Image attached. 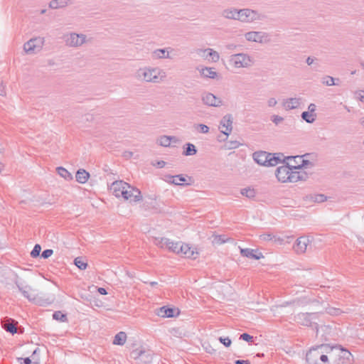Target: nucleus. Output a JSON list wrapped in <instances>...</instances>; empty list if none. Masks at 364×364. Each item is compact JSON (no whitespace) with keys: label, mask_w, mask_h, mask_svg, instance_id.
I'll list each match as a JSON object with an SVG mask.
<instances>
[{"label":"nucleus","mask_w":364,"mask_h":364,"mask_svg":"<svg viewBox=\"0 0 364 364\" xmlns=\"http://www.w3.org/2000/svg\"><path fill=\"white\" fill-rule=\"evenodd\" d=\"M68 3V0H52L49 4V6L51 9H57L66 6Z\"/></svg>","instance_id":"nucleus-34"},{"label":"nucleus","mask_w":364,"mask_h":364,"mask_svg":"<svg viewBox=\"0 0 364 364\" xmlns=\"http://www.w3.org/2000/svg\"><path fill=\"white\" fill-rule=\"evenodd\" d=\"M327 364H350L351 353L339 346L326 345Z\"/></svg>","instance_id":"nucleus-2"},{"label":"nucleus","mask_w":364,"mask_h":364,"mask_svg":"<svg viewBox=\"0 0 364 364\" xmlns=\"http://www.w3.org/2000/svg\"><path fill=\"white\" fill-rule=\"evenodd\" d=\"M44 45V38H34L26 42L23 46L26 53L32 55L38 53L42 50Z\"/></svg>","instance_id":"nucleus-9"},{"label":"nucleus","mask_w":364,"mask_h":364,"mask_svg":"<svg viewBox=\"0 0 364 364\" xmlns=\"http://www.w3.org/2000/svg\"><path fill=\"white\" fill-rule=\"evenodd\" d=\"M127 338L126 333L120 331L114 336L112 343L114 345L123 346L126 343Z\"/></svg>","instance_id":"nucleus-29"},{"label":"nucleus","mask_w":364,"mask_h":364,"mask_svg":"<svg viewBox=\"0 0 364 364\" xmlns=\"http://www.w3.org/2000/svg\"><path fill=\"white\" fill-rule=\"evenodd\" d=\"M314 58H312L311 57H308V58H306V63H307L309 65H312V64H313V63H314Z\"/></svg>","instance_id":"nucleus-62"},{"label":"nucleus","mask_w":364,"mask_h":364,"mask_svg":"<svg viewBox=\"0 0 364 364\" xmlns=\"http://www.w3.org/2000/svg\"><path fill=\"white\" fill-rule=\"evenodd\" d=\"M302 99L301 97H289L282 102L285 110H291L300 107Z\"/></svg>","instance_id":"nucleus-22"},{"label":"nucleus","mask_w":364,"mask_h":364,"mask_svg":"<svg viewBox=\"0 0 364 364\" xmlns=\"http://www.w3.org/2000/svg\"><path fill=\"white\" fill-rule=\"evenodd\" d=\"M155 244L161 248L166 247L173 252L178 254L181 242H174L168 238L161 237L156 238Z\"/></svg>","instance_id":"nucleus-13"},{"label":"nucleus","mask_w":364,"mask_h":364,"mask_svg":"<svg viewBox=\"0 0 364 364\" xmlns=\"http://www.w3.org/2000/svg\"><path fill=\"white\" fill-rule=\"evenodd\" d=\"M219 129L220 132L228 136L232 130V117L231 114H226L220 122Z\"/></svg>","instance_id":"nucleus-17"},{"label":"nucleus","mask_w":364,"mask_h":364,"mask_svg":"<svg viewBox=\"0 0 364 364\" xmlns=\"http://www.w3.org/2000/svg\"><path fill=\"white\" fill-rule=\"evenodd\" d=\"M356 97L361 102H364V90H359L355 93Z\"/></svg>","instance_id":"nucleus-52"},{"label":"nucleus","mask_w":364,"mask_h":364,"mask_svg":"<svg viewBox=\"0 0 364 364\" xmlns=\"http://www.w3.org/2000/svg\"><path fill=\"white\" fill-rule=\"evenodd\" d=\"M6 94L5 87L3 84L0 83V95H4Z\"/></svg>","instance_id":"nucleus-61"},{"label":"nucleus","mask_w":364,"mask_h":364,"mask_svg":"<svg viewBox=\"0 0 364 364\" xmlns=\"http://www.w3.org/2000/svg\"><path fill=\"white\" fill-rule=\"evenodd\" d=\"M196 53L198 56L208 61L217 63L220 60L218 52L212 48H198L196 50Z\"/></svg>","instance_id":"nucleus-12"},{"label":"nucleus","mask_w":364,"mask_h":364,"mask_svg":"<svg viewBox=\"0 0 364 364\" xmlns=\"http://www.w3.org/2000/svg\"><path fill=\"white\" fill-rule=\"evenodd\" d=\"M219 341L221 343H223L225 347H229L230 346L231 343H232V341L231 340L227 337V338H223V337H220L219 338Z\"/></svg>","instance_id":"nucleus-50"},{"label":"nucleus","mask_w":364,"mask_h":364,"mask_svg":"<svg viewBox=\"0 0 364 364\" xmlns=\"http://www.w3.org/2000/svg\"><path fill=\"white\" fill-rule=\"evenodd\" d=\"M291 172L290 164L279 166L276 170V176L279 181L282 183H289Z\"/></svg>","instance_id":"nucleus-16"},{"label":"nucleus","mask_w":364,"mask_h":364,"mask_svg":"<svg viewBox=\"0 0 364 364\" xmlns=\"http://www.w3.org/2000/svg\"><path fill=\"white\" fill-rule=\"evenodd\" d=\"M326 345H321L309 350L306 360L308 364H327Z\"/></svg>","instance_id":"nucleus-5"},{"label":"nucleus","mask_w":364,"mask_h":364,"mask_svg":"<svg viewBox=\"0 0 364 364\" xmlns=\"http://www.w3.org/2000/svg\"><path fill=\"white\" fill-rule=\"evenodd\" d=\"M326 196L323 194H311L306 196L305 200L310 202L322 203L326 201Z\"/></svg>","instance_id":"nucleus-30"},{"label":"nucleus","mask_w":364,"mask_h":364,"mask_svg":"<svg viewBox=\"0 0 364 364\" xmlns=\"http://www.w3.org/2000/svg\"><path fill=\"white\" fill-rule=\"evenodd\" d=\"M3 328L8 332L11 333L12 334L16 333L17 328L13 323H4Z\"/></svg>","instance_id":"nucleus-44"},{"label":"nucleus","mask_w":364,"mask_h":364,"mask_svg":"<svg viewBox=\"0 0 364 364\" xmlns=\"http://www.w3.org/2000/svg\"><path fill=\"white\" fill-rule=\"evenodd\" d=\"M274 235L271 233H264L259 235V239L262 241H270L273 240Z\"/></svg>","instance_id":"nucleus-46"},{"label":"nucleus","mask_w":364,"mask_h":364,"mask_svg":"<svg viewBox=\"0 0 364 364\" xmlns=\"http://www.w3.org/2000/svg\"><path fill=\"white\" fill-rule=\"evenodd\" d=\"M76 181L80 183H85L90 178V173L84 169H79L75 175Z\"/></svg>","instance_id":"nucleus-28"},{"label":"nucleus","mask_w":364,"mask_h":364,"mask_svg":"<svg viewBox=\"0 0 364 364\" xmlns=\"http://www.w3.org/2000/svg\"><path fill=\"white\" fill-rule=\"evenodd\" d=\"M134 76L141 82L159 84L166 80V73L159 67L144 66L138 68Z\"/></svg>","instance_id":"nucleus-1"},{"label":"nucleus","mask_w":364,"mask_h":364,"mask_svg":"<svg viewBox=\"0 0 364 364\" xmlns=\"http://www.w3.org/2000/svg\"><path fill=\"white\" fill-rule=\"evenodd\" d=\"M241 194L244 196H246L249 198H252L255 196V191L253 188H242L240 191Z\"/></svg>","instance_id":"nucleus-39"},{"label":"nucleus","mask_w":364,"mask_h":364,"mask_svg":"<svg viewBox=\"0 0 364 364\" xmlns=\"http://www.w3.org/2000/svg\"><path fill=\"white\" fill-rule=\"evenodd\" d=\"M317 318L318 313H300L296 315V321L302 326H311L314 323L318 331V325L314 322Z\"/></svg>","instance_id":"nucleus-10"},{"label":"nucleus","mask_w":364,"mask_h":364,"mask_svg":"<svg viewBox=\"0 0 364 364\" xmlns=\"http://www.w3.org/2000/svg\"><path fill=\"white\" fill-rule=\"evenodd\" d=\"M271 120L274 124L278 125L284 121V118L281 116L274 114L271 117Z\"/></svg>","instance_id":"nucleus-47"},{"label":"nucleus","mask_w":364,"mask_h":364,"mask_svg":"<svg viewBox=\"0 0 364 364\" xmlns=\"http://www.w3.org/2000/svg\"><path fill=\"white\" fill-rule=\"evenodd\" d=\"M273 240L275 243L279 245H282L284 243V239L277 235H274Z\"/></svg>","instance_id":"nucleus-56"},{"label":"nucleus","mask_w":364,"mask_h":364,"mask_svg":"<svg viewBox=\"0 0 364 364\" xmlns=\"http://www.w3.org/2000/svg\"><path fill=\"white\" fill-rule=\"evenodd\" d=\"M178 254L187 258L196 259L198 252L188 244L181 242Z\"/></svg>","instance_id":"nucleus-19"},{"label":"nucleus","mask_w":364,"mask_h":364,"mask_svg":"<svg viewBox=\"0 0 364 364\" xmlns=\"http://www.w3.org/2000/svg\"><path fill=\"white\" fill-rule=\"evenodd\" d=\"M203 103L209 107H220L223 105V101L220 97H216L210 92H204L201 95Z\"/></svg>","instance_id":"nucleus-15"},{"label":"nucleus","mask_w":364,"mask_h":364,"mask_svg":"<svg viewBox=\"0 0 364 364\" xmlns=\"http://www.w3.org/2000/svg\"><path fill=\"white\" fill-rule=\"evenodd\" d=\"M316 114H312L309 112H303L301 114V118L308 123H313L316 120Z\"/></svg>","instance_id":"nucleus-38"},{"label":"nucleus","mask_w":364,"mask_h":364,"mask_svg":"<svg viewBox=\"0 0 364 364\" xmlns=\"http://www.w3.org/2000/svg\"><path fill=\"white\" fill-rule=\"evenodd\" d=\"M200 76L203 78L218 79V73L215 70V68L210 67H201L197 68Z\"/></svg>","instance_id":"nucleus-23"},{"label":"nucleus","mask_w":364,"mask_h":364,"mask_svg":"<svg viewBox=\"0 0 364 364\" xmlns=\"http://www.w3.org/2000/svg\"><path fill=\"white\" fill-rule=\"evenodd\" d=\"M309 174V173L298 166H291L289 183H296L301 181H306Z\"/></svg>","instance_id":"nucleus-11"},{"label":"nucleus","mask_w":364,"mask_h":364,"mask_svg":"<svg viewBox=\"0 0 364 364\" xmlns=\"http://www.w3.org/2000/svg\"><path fill=\"white\" fill-rule=\"evenodd\" d=\"M309 239L307 237L302 236L297 238L294 250L297 254H303L306 251L307 246L309 244Z\"/></svg>","instance_id":"nucleus-21"},{"label":"nucleus","mask_w":364,"mask_h":364,"mask_svg":"<svg viewBox=\"0 0 364 364\" xmlns=\"http://www.w3.org/2000/svg\"><path fill=\"white\" fill-rule=\"evenodd\" d=\"M236 48V46L234 44H230L227 46V48L229 50H233Z\"/></svg>","instance_id":"nucleus-64"},{"label":"nucleus","mask_w":364,"mask_h":364,"mask_svg":"<svg viewBox=\"0 0 364 364\" xmlns=\"http://www.w3.org/2000/svg\"><path fill=\"white\" fill-rule=\"evenodd\" d=\"M228 241L223 235H213V243L215 245H222Z\"/></svg>","instance_id":"nucleus-42"},{"label":"nucleus","mask_w":364,"mask_h":364,"mask_svg":"<svg viewBox=\"0 0 364 364\" xmlns=\"http://www.w3.org/2000/svg\"><path fill=\"white\" fill-rule=\"evenodd\" d=\"M194 128L200 133L207 134L209 132V127L203 124H198L194 125Z\"/></svg>","instance_id":"nucleus-41"},{"label":"nucleus","mask_w":364,"mask_h":364,"mask_svg":"<svg viewBox=\"0 0 364 364\" xmlns=\"http://www.w3.org/2000/svg\"><path fill=\"white\" fill-rule=\"evenodd\" d=\"M240 253L242 256L250 259H259L264 257L262 252L250 248L241 249Z\"/></svg>","instance_id":"nucleus-25"},{"label":"nucleus","mask_w":364,"mask_h":364,"mask_svg":"<svg viewBox=\"0 0 364 364\" xmlns=\"http://www.w3.org/2000/svg\"><path fill=\"white\" fill-rule=\"evenodd\" d=\"M286 159L294 161V164H290L291 166H298L304 170L312 168L314 166L312 162L305 160L303 156H288Z\"/></svg>","instance_id":"nucleus-18"},{"label":"nucleus","mask_w":364,"mask_h":364,"mask_svg":"<svg viewBox=\"0 0 364 364\" xmlns=\"http://www.w3.org/2000/svg\"><path fill=\"white\" fill-rule=\"evenodd\" d=\"M74 264L81 270H85L87 267V260L81 257H76Z\"/></svg>","instance_id":"nucleus-36"},{"label":"nucleus","mask_w":364,"mask_h":364,"mask_svg":"<svg viewBox=\"0 0 364 364\" xmlns=\"http://www.w3.org/2000/svg\"><path fill=\"white\" fill-rule=\"evenodd\" d=\"M191 181V178L187 176H184L183 174H179L174 176L173 181H171V184H174L176 186H183V185H190V183L187 181Z\"/></svg>","instance_id":"nucleus-27"},{"label":"nucleus","mask_w":364,"mask_h":364,"mask_svg":"<svg viewBox=\"0 0 364 364\" xmlns=\"http://www.w3.org/2000/svg\"><path fill=\"white\" fill-rule=\"evenodd\" d=\"M174 176L171 175H166L164 176V181L167 183H171V181H173Z\"/></svg>","instance_id":"nucleus-57"},{"label":"nucleus","mask_w":364,"mask_h":364,"mask_svg":"<svg viewBox=\"0 0 364 364\" xmlns=\"http://www.w3.org/2000/svg\"><path fill=\"white\" fill-rule=\"evenodd\" d=\"M253 159L259 165L274 166L279 163L284 161L285 156L282 153L271 154L266 151H257L253 154Z\"/></svg>","instance_id":"nucleus-3"},{"label":"nucleus","mask_w":364,"mask_h":364,"mask_svg":"<svg viewBox=\"0 0 364 364\" xmlns=\"http://www.w3.org/2000/svg\"><path fill=\"white\" fill-rule=\"evenodd\" d=\"M322 83L327 86L335 85V79L331 76H326L322 79Z\"/></svg>","instance_id":"nucleus-43"},{"label":"nucleus","mask_w":364,"mask_h":364,"mask_svg":"<svg viewBox=\"0 0 364 364\" xmlns=\"http://www.w3.org/2000/svg\"><path fill=\"white\" fill-rule=\"evenodd\" d=\"M230 65L235 69L250 68L255 63L253 56L247 53L232 54L228 60Z\"/></svg>","instance_id":"nucleus-4"},{"label":"nucleus","mask_w":364,"mask_h":364,"mask_svg":"<svg viewBox=\"0 0 364 364\" xmlns=\"http://www.w3.org/2000/svg\"><path fill=\"white\" fill-rule=\"evenodd\" d=\"M239 10L234 7H228L222 11L221 16L226 19L237 21Z\"/></svg>","instance_id":"nucleus-24"},{"label":"nucleus","mask_w":364,"mask_h":364,"mask_svg":"<svg viewBox=\"0 0 364 364\" xmlns=\"http://www.w3.org/2000/svg\"><path fill=\"white\" fill-rule=\"evenodd\" d=\"M174 309L163 306L159 309L158 315L164 318H171L173 316Z\"/></svg>","instance_id":"nucleus-32"},{"label":"nucleus","mask_w":364,"mask_h":364,"mask_svg":"<svg viewBox=\"0 0 364 364\" xmlns=\"http://www.w3.org/2000/svg\"><path fill=\"white\" fill-rule=\"evenodd\" d=\"M86 38L83 33H69L64 36V41L66 46L77 48L85 43Z\"/></svg>","instance_id":"nucleus-8"},{"label":"nucleus","mask_w":364,"mask_h":364,"mask_svg":"<svg viewBox=\"0 0 364 364\" xmlns=\"http://www.w3.org/2000/svg\"><path fill=\"white\" fill-rule=\"evenodd\" d=\"M316 106L315 104L314 103H311L309 107H308V111L309 112H311L312 114H315V111H316Z\"/></svg>","instance_id":"nucleus-55"},{"label":"nucleus","mask_w":364,"mask_h":364,"mask_svg":"<svg viewBox=\"0 0 364 364\" xmlns=\"http://www.w3.org/2000/svg\"><path fill=\"white\" fill-rule=\"evenodd\" d=\"M143 351L141 350L136 349L133 350L132 354L135 355V358H139L141 354Z\"/></svg>","instance_id":"nucleus-58"},{"label":"nucleus","mask_w":364,"mask_h":364,"mask_svg":"<svg viewBox=\"0 0 364 364\" xmlns=\"http://www.w3.org/2000/svg\"><path fill=\"white\" fill-rule=\"evenodd\" d=\"M240 339H242L247 342H252L253 341V337L246 333H242V335H240Z\"/></svg>","instance_id":"nucleus-51"},{"label":"nucleus","mask_w":364,"mask_h":364,"mask_svg":"<svg viewBox=\"0 0 364 364\" xmlns=\"http://www.w3.org/2000/svg\"><path fill=\"white\" fill-rule=\"evenodd\" d=\"M97 291L102 295H106L107 294L106 289L102 287H99Z\"/></svg>","instance_id":"nucleus-60"},{"label":"nucleus","mask_w":364,"mask_h":364,"mask_svg":"<svg viewBox=\"0 0 364 364\" xmlns=\"http://www.w3.org/2000/svg\"><path fill=\"white\" fill-rule=\"evenodd\" d=\"M53 318L54 320L65 322L67 321V316L60 311H55L53 314Z\"/></svg>","instance_id":"nucleus-40"},{"label":"nucleus","mask_w":364,"mask_h":364,"mask_svg":"<svg viewBox=\"0 0 364 364\" xmlns=\"http://www.w3.org/2000/svg\"><path fill=\"white\" fill-rule=\"evenodd\" d=\"M157 165L159 168H163L166 165V162L164 161H158Z\"/></svg>","instance_id":"nucleus-63"},{"label":"nucleus","mask_w":364,"mask_h":364,"mask_svg":"<svg viewBox=\"0 0 364 364\" xmlns=\"http://www.w3.org/2000/svg\"><path fill=\"white\" fill-rule=\"evenodd\" d=\"M173 139V136L163 135L157 139L156 142L161 146L167 147L170 146L171 142Z\"/></svg>","instance_id":"nucleus-31"},{"label":"nucleus","mask_w":364,"mask_h":364,"mask_svg":"<svg viewBox=\"0 0 364 364\" xmlns=\"http://www.w3.org/2000/svg\"><path fill=\"white\" fill-rule=\"evenodd\" d=\"M264 16L256 10L251 9H240L239 10V18L237 21L242 23H252L262 21Z\"/></svg>","instance_id":"nucleus-6"},{"label":"nucleus","mask_w":364,"mask_h":364,"mask_svg":"<svg viewBox=\"0 0 364 364\" xmlns=\"http://www.w3.org/2000/svg\"><path fill=\"white\" fill-rule=\"evenodd\" d=\"M18 360L20 362V364H32L33 363L29 358H18Z\"/></svg>","instance_id":"nucleus-53"},{"label":"nucleus","mask_w":364,"mask_h":364,"mask_svg":"<svg viewBox=\"0 0 364 364\" xmlns=\"http://www.w3.org/2000/svg\"><path fill=\"white\" fill-rule=\"evenodd\" d=\"M170 333L173 336L181 338L182 337V332L178 328H173L170 330Z\"/></svg>","instance_id":"nucleus-48"},{"label":"nucleus","mask_w":364,"mask_h":364,"mask_svg":"<svg viewBox=\"0 0 364 364\" xmlns=\"http://www.w3.org/2000/svg\"><path fill=\"white\" fill-rule=\"evenodd\" d=\"M57 173L64 179L67 181H71L73 177V175L65 168L63 167H57L56 168Z\"/></svg>","instance_id":"nucleus-33"},{"label":"nucleus","mask_w":364,"mask_h":364,"mask_svg":"<svg viewBox=\"0 0 364 364\" xmlns=\"http://www.w3.org/2000/svg\"><path fill=\"white\" fill-rule=\"evenodd\" d=\"M41 250V247L40 245H36L33 249V250L31 252V255L32 257H36L39 256L40 252Z\"/></svg>","instance_id":"nucleus-45"},{"label":"nucleus","mask_w":364,"mask_h":364,"mask_svg":"<svg viewBox=\"0 0 364 364\" xmlns=\"http://www.w3.org/2000/svg\"><path fill=\"white\" fill-rule=\"evenodd\" d=\"M325 311H326V314H328L329 315L336 316H340L343 313H344V311H342L341 309L336 308V307H332V306H328L325 307Z\"/></svg>","instance_id":"nucleus-35"},{"label":"nucleus","mask_w":364,"mask_h":364,"mask_svg":"<svg viewBox=\"0 0 364 364\" xmlns=\"http://www.w3.org/2000/svg\"><path fill=\"white\" fill-rule=\"evenodd\" d=\"M278 102L275 97H269L267 100V105L268 107H274L277 105Z\"/></svg>","instance_id":"nucleus-49"},{"label":"nucleus","mask_w":364,"mask_h":364,"mask_svg":"<svg viewBox=\"0 0 364 364\" xmlns=\"http://www.w3.org/2000/svg\"><path fill=\"white\" fill-rule=\"evenodd\" d=\"M124 188H129V183L123 181H116L111 184L110 191L117 198H119L122 196Z\"/></svg>","instance_id":"nucleus-20"},{"label":"nucleus","mask_w":364,"mask_h":364,"mask_svg":"<svg viewBox=\"0 0 364 364\" xmlns=\"http://www.w3.org/2000/svg\"><path fill=\"white\" fill-rule=\"evenodd\" d=\"M229 144H230V146H229L230 149H236V148L239 147V146H240V143L237 141H231L229 142Z\"/></svg>","instance_id":"nucleus-54"},{"label":"nucleus","mask_w":364,"mask_h":364,"mask_svg":"<svg viewBox=\"0 0 364 364\" xmlns=\"http://www.w3.org/2000/svg\"><path fill=\"white\" fill-rule=\"evenodd\" d=\"M235 364H250V362L248 360H236L235 361Z\"/></svg>","instance_id":"nucleus-59"},{"label":"nucleus","mask_w":364,"mask_h":364,"mask_svg":"<svg viewBox=\"0 0 364 364\" xmlns=\"http://www.w3.org/2000/svg\"><path fill=\"white\" fill-rule=\"evenodd\" d=\"M169 49L173 50L171 48L156 49L151 53L152 58L155 60L171 58L169 55Z\"/></svg>","instance_id":"nucleus-26"},{"label":"nucleus","mask_w":364,"mask_h":364,"mask_svg":"<svg viewBox=\"0 0 364 364\" xmlns=\"http://www.w3.org/2000/svg\"><path fill=\"white\" fill-rule=\"evenodd\" d=\"M244 36L247 41L251 43L264 44L270 42L269 33L264 31H248Z\"/></svg>","instance_id":"nucleus-7"},{"label":"nucleus","mask_w":364,"mask_h":364,"mask_svg":"<svg viewBox=\"0 0 364 364\" xmlns=\"http://www.w3.org/2000/svg\"><path fill=\"white\" fill-rule=\"evenodd\" d=\"M121 197L124 200H129L134 202L140 201L142 199L141 191L129 184V188H124V191Z\"/></svg>","instance_id":"nucleus-14"},{"label":"nucleus","mask_w":364,"mask_h":364,"mask_svg":"<svg viewBox=\"0 0 364 364\" xmlns=\"http://www.w3.org/2000/svg\"><path fill=\"white\" fill-rule=\"evenodd\" d=\"M186 149L183 151L184 156H193L197 153V149L193 144L188 143Z\"/></svg>","instance_id":"nucleus-37"}]
</instances>
